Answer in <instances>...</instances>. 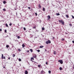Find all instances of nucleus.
Wrapping results in <instances>:
<instances>
[{"mask_svg":"<svg viewBox=\"0 0 74 74\" xmlns=\"http://www.w3.org/2000/svg\"><path fill=\"white\" fill-rule=\"evenodd\" d=\"M3 4H5V3H6V1H4L3 2Z\"/></svg>","mask_w":74,"mask_h":74,"instance_id":"nucleus-16","label":"nucleus"},{"mask_svg":"<svg viewBox=\"0 0 74 74\" xmlns=\"http://www.w3.org/2000/svg\"><path fill=\"white\" fill-rule=\"evenodd\" d=\"M38 7L39 8H41V5H40V4H39Z\"/></svg>","mask_w":74,"mask_h":74,"instance_id":"nucleus-7","label":"nucleus"},{"mask_svg":"<svg viewBox=\"0 0 74 74\" xmlns=\"http://www.w3.org/2000/svg\"><path fill=\"white\" fill-rule=\"evenodd\" d=\"M46 64H47V65H48V62H46Z\"/></svg>","mask_w":74,"mask_h":74,"instance_id":"nucleus-36","label":"nucleus"},{"mask_svg":"<svg viewBox=\"0 0 74 74\" xmlns=\"http://www.w3.org/2000/svg\"><path fill=\"white\" fill-rule=\"evenodd\" d=\"M22 47L23 48H24V47H25V45H24V44H23Z\"/></svg>","mask_w":74,"mask_h":74,"instance_id":"nucleus-21","label":"nucleus"},{"mask_svg":"<svg viewBox=\"0 0 74 74\" xmlns=\"http://www.w3.org/2000/svg\"><path fill=\"white\" fill-rule=\"evenodd\" d=\"M18 60L19 62H21V59L20 58Z\"/></svg>","mask_w":74,"mask_h":74,"instance_id":"nucleus-23","label":"nucleus"},{"mask_svg":"<svg viewBox=\"0 0 74 74\" xmlns=\"http://www.w3.org/2000/svg\"><path fill=\"white\" fill-rule=\"evenodd\" d=\"M31 59H32V60H34V58H33V57L31 58Z\"/></svg>","mask_w":74,"mask_h":74,"instance_id":"nucleus-31","label":"nucleus"},{"mask_svg":"<svg viewBox=\"0 0 74 74\" xmlns=\"http://www.w3.org/2000/svg\"><path fill=\"white\" fill-rule=\"evenodd\" d=\"M56 15L58 16V15H60V14L59 13H56Z\"/></svg>","mask_w":74,"mask_h":74,"instance_id":"nucleus-15","label":"nucleus"},{"mask_svg":"<svg viewBox=\"0 0 74 74\" xmlns=\"http://www.w3.org/2000/svg\"><path fill=\"white\" fill-rule=\"evenodd\" d=\"M58 21L59 22H60V23H61L62 25H64V21L62 20H58Z\"/></svg>","mask_w":74,"mask_h":74,"instance_id":"nucleus-1","label":"nucleus"},{"mask_svg":"<svg viewBox=\"0 0 74 74\" xmlns=\"http://www.w3.org/2000/svg\"><path fill=\"white\" fill-rule=\"evenodd\" d=\"M5 33H7V30H6V29L5 30Z\"/></svg>","mask_w":74,"mask_h":74,"instance_id":"nucleus-34","label":"nucleus"},{"mask_svg":"<svg viewBox=\"0 0 74 74\" xmlns=\"http://www.w3.org/2000/svg\"><path fill=\"white\" fill-rule=\"evenodd\" d=\"M45 30V28H44V27H42V30Z\"/></svg>","mask_w":74,"mask_h":74,"instance_id":"nucleus-20","label":"nucleus"},{"mask_svg":"<svg viewBox=\"0 0 74 74\" xmlns=\"http://www.w3.org/2000/svg\"><path fill=\"white\" fill-rule=\"evenodd\" d=\"M1 58L2 59H5V56L4 57L3 54H2Z\"/></svg>","mask_w":74,"mask_h":74,"instance_id":"nucleus-4","label":"nucleus"},{"mask_svg":"<svg viewBox=\"0 0 74 74\" xmlns=\"http://www.w3.org/2000/svg\"><path fill=\"white\" fill-rule=\"evenodd\" d=\"M27 52H29V50H27Z\"/></svg>","mask_w":74,"mask_h":74,"instance_id":"nucleus-43","label":"nucleus"},{"mask_svg":"<svg viewBox=\"0 0 74 74\" xmlns=\"http://www.w3.org/2000/svg\"><path fill=\"white\" fill-rule=\"evenodd\" d=\"M30 30H31V29H30Z\"/></svg>","mask_w":74,"mask_h":74,"instance_id":"nucleus-52","label":"nucleus"},{"mask_svg":"<svg viewBox=\"0 0 74 74\" xmlns=\"http://www.w3.org/2000/svg\"><path fill=\"white\" fill-rule=\"evenodd\" d=\"M13 57L14 58L15 56V55L14 54H13L12 55Z\"/></svg>","mask_w":74,"mask_h":74,"instance_id":"nucleus-14","label":"nucleus"},{"mask_svg":"<svg viewBox=\"0 0 74 74\" xmlns=\"http://www.w3.org/2000/svg\"><path fill=\"white\" fill-rule=\"evenodd\" d=\"M66 16L67 18H69V15L66 14Z\"/></svg>","mask_w":74,"mask_h":74,"instance_id":"nucleus-9","label":"nucleus"},{"mask_svg":"<svg viewBox=\"0 0 74 74\" xmlns=\"http://www.w3.org/2000/svg\"><path fill=\"white\" fill-rule=\"evenodd\" d=\"M20 38V36H18V37H17V38H18V39H19Z\"/></svg>","mask_w":74,"mask_h":74,"instance_id":"nucleus-26","label":"nucleus"},{"mask_svg":"<svg viewBox=\"0 0 74 74\" xmlns=\"http://www.w3.org/2000/svg\"><path fill=\"white\" fill-rule=\"evenodd\" d=\"M54 38H54V37H53V39H54Z\"/></svg>","mask_w":74,"mask_h":74,"instance_id":"nucleus-46","label":"nucleus"},{"mask_svg":"<svg viewBox=\"0 0 74 74\" xmlns=\"http://www.w3.org/2000/svg\"><path fill=\"white\" fill-rule=\"evenodd\" d=\"M23 29H24V30H26V28H25V27H24Z\"/></svg>","mask_w":74,"mask_h":74,"instance_id":"nucleus-30","label":"nucleus"},{"mask_svg":"<svg viewBox=\"0 0 74 74\" xmlns=\"http://www.w3.org/2000/svg\"><path fill=\"white\" fill-rule=\"evenodd\" d=\"M72 42H73V44H74V40H73V41H72Z\"/></svg>","mask_w":74,"mask_h":74,"instance_id":"nucleus-41","label":"nucleus"},{"mask_svg":"<svg viewBox=\"0 0 74 74\" xmlns=\"http://www.w3.org/2000/svg\"><path fill=\"white\" fill-rule=\"evenodd\" d=\"M10 26H11L12 25V23H10L9 24Z\"/></svg>","mask_w":74,"mask_h":74,"instance_id":"nucleus-24","label":"nucleus"},{"mask_svg":"<svg viewBox=\"0 0 74 74\" xmlns=\"http://www.w3.org/2000/svg\"><path fill=\"white\" fill-rule=\"evenodd\" d=\"M72 16V18H73V19H74V16L73 15Z\"/></svg>","mask_w":74,"mask_h":74,"instance_id":"nucleus-35","label":"nucleus"},{"mask_svg":"<svg viewBox=\"0 0 74 74\" xmlns=\"http://www.w3.org/2000/svg\"><path fill=\"white\" fill-rule=\"evenodd\" d=\"M25 74H28V72H27V71H25Z\"/></svg>","mask_w":74,"mask_h":74,"instance_id":"nucleus-8","label":"nucleus"},{"mask_svg":"<svg viewBox=\"0 0 74 74\" xmlns=\"http://www.w3.org/2000/svg\"><path fill=\"white\" fill-rule=\"evenodd\" d=\"M43 47H44V46H40V48H43Z\"/></svg>","mask_w":74,"mask_h":74,"instance_id":"nucleus-17","label":"nucleus"},{"mask_svg":"<svg viewBox=\"0 0 74 74\" xmlns=\"http://www.w3.org/2000/svg\"><path fill=\"white\" fill-rule=\"evenodd\" d=\"M62 67H60L59 68L60 70H62Z\"/></svg>","mask_w":74,"mask_h":74,"instance_id":"nucleus-18","label":"nucleus"},{"mask_svg":"<svg viewBox=\"0 0 74 74\" xmlns=\"http://www.w3.org/2000/svg\"><path fill=\"white\" fill-rule=\"evenodd\" d=\"M51 41L49 40L48 41H47L46 42V43L47 44H49L51 43Z\"/></svg>","mask_w":74,"mask_h":74,"instance_id":"nucleus-2","label":"nucleus"},{"mask_svg":"<svg viewBox=\"0 0 74 74\" xmlns=\"http://www.w3.org/2000/svg\"><path fill=\"white\" fill-rule=\"evenodd\" d=\"M43 71H41V73H42L43 72Z\"/></svg>","mask_w":74,"mask_h":74,"instance_id":"nucleus-42","label":"nucleus"},{"mask_svg":"<svg viewBox=\"0 0 74 74\" xmlns=\"http://www.w3.org/2000/svg\"><path fill=\"white\" fill-rule=\"evenodd\" d=\"M29 50L31 51V52H33V51L32 49H30Z\"/></svg>","mask_w":74,"mask_h":74,"instance_id":"nucleus-11","label":"nucleus"},{"mask_svg":"<svg viewBox=\"0 0 74 74\" xmlns=\"http://www.w3.org/2000/svg\"><path fill=\"white\" fill-rule=\"evenodd\" d=\"M33 58H36V57H37V56H36V54H34V55L33 56Z\"/></svg>","mask_w":74,"mask_h":74,"instance_id":"nucleus-5","label":"nucleus"},{"mask_svg":"<svg viewBox=\"0 0 74 74\" xmlns=\"http://www.w3.org/2000/svg\"><path fill=\"white\" fill-rule=\"evenodd\" d=\"M28 9H30V7H28Z\"/></svg>","mask_w":74,"mask_h":74,"instance_id":"nucleus-40","label":"nucleus"},{"mask_svg":"<svg viewBox=\"0 0 74 74\" xmlns=\"http://www.w3.org/2000/svg\"><path fill=\"white\" fill-rule=\"evenodd\" d=\"M54 54H55V55L56 54V51H54Z\"/></svg>","mask_w":74,"mask_h":74,"instance_id":"nucleus-25","label":"nucleus"},{"mask_svg":"<svg viewBox=\"0 0 74 74\" xmlns=\"http://www.w3.org/2000/svg\"><path fill=\"white\" fill-rule=\"evenodd\" d=\"M2 31V29H0V32H1Z\"/></svg>","mask_w":74,"mask_h":74,"instance_id":"nucleus-39","label":"nucleus"},{"mask_svg":"<svg viewBox=\"0 0 74 74\" xmlns=\"http://www.w3.org/2000/svg\"><path fill=\"white\" fill-rule=\"evenodd\" d=\"M36 26H34V27H33V29H36Z\"/></svg>","mask_w":74,"mask_h":74,"instance_id":"nucleus-29","label":"nucleus"},{"mask_svg":"<svg viewBox=\"0 0 74 74\" xmlns=\"http://www.w3.org/2000/svg\"><path fill=\"white\" fill-rule=\"evenodd\" d=\"M58 62H60V64H62L63 62V60H59L58 61Z\"/></svg>","mask_w":74,"mask_h":74,"instance_id":"nucleus-3","label":"nucleus"},{"mask_svg":"<svg viewBox=\"0 0 74 74\" xmlns=\"http://www.w3.org/2000/svg\"><path fill=\"white\" fill-rule=\"evenodd\" d=\"M73 2H74V1H73Z\"/></svg>","mask_w":74,"mask_h":74,"instance_id":"nucleus-51","label":"nucleus"},{"mask_svg":"<svg viewBox=\"0 0 74 74\" xmlns=\"http://www.w3.org/2000/svg\"><path fill=\"white\" fill-rule=\"evenodd\" d=\"M45 51L46 52V51H47V49H45Z\"/></svg>","mask_w":74,"mask_h":74,"instance_id":"nucleus-45","label":"nucleus"},{"mask_svg":"<svg viewBox=\"0 0 74 74\" xmlns=\"http://www.w3.org/2000/svg\"><path fill=\"white\" fill-rule=\"evenodd\" d=\"M5 8H4L3 9V10L4 11H5Z\"/></svg>","mask_w":74,"mask_h":74,"instance_id":"nucleus-27","label":"nucleus"},{"mask_svg":"<svg viewBox=\"0 0 74 74\" xmlns=\"http://www.w3.org/2000/svg\"><path fill=\"white\" fill-rule=\"evenodd\" d=\"M73 69H74V66L73 67Z\"/></svg>","mask_w":74,"mask_h":74,"instance_id":"nucleus-50","label":"nucleus"},{"mask_svg":"<svg viewBox=\"0 0 74 74\" xmlns=\"http://www.w3.org/2000/svg\"><path fill=\"white\" fill-rule=\"evenodd\" d=\"M31 61H32V59H31Z\"/></svg>","mask_w":74,"mask_h":74,"instance_id":"nucleus-47","label":"nucleus"},{"mask_svg":"<svg viewBox=\"0 0 74 74\" xmlns=\"http://www.w3.org/2000/svg\"><path fill=\"white\" fill-rule=\"evenodd\" d=\"M37 51L38 52H40V50H37Z\"/></svg>","mask_w":74,"mask_h":74,"instance_id":"nucleus-22","label":"nucleus"},{"mask_svg":"<svg viewBox=\"0 0 74 74\" xmlns=\"http://www.w3.org/2000/svg\"><path fill=\"white\" fill-rule=\"evenodd\" d=\"M3 68H5V66H4V67H3Z\"/></svg>","mask_w":74,"mask_h":74,"instance_id":"nucleus-48","label":"nucleus"},{"mask_svg":"<svg viewBox=\"0 0 74 74\" xmlns=\"http://www.w3.org/2000/svg\"><path fill=\"white\" fill-rule=\"evenodd\" d=\"M8 59H9V60H10V57H9V58H8Z\"/></svg>","mask_w":74,"mask_h":74,"instance_id":"nucleus-44","label":"nucleus"},{"mask_svg":"<svg viewBox=\"0 0 74 74\" xmlns=\"http://www.w3.org/2000/svg\"><path fill=\"white\" fill-rule=\"evenodd\" d=\"M48 72L49 74H51V71H49Z\"/></svg>","mask_w":74,"mask_h":74,"instance_id":"nucleus-19","label":"nucleus"},{"mask_svg":"<svg viewBox=\"0 0 74 74\" xmlns=\"http://www.w3.org/2000/svg\"><path fill=\"white\" fill-rule=\"evenodd\" d=\"M9 47H10V46H9V45H7L6 46V47L7 48H9Z\"/></svg>","mask_w":74,"mask_h":74,"instance_id":"nucleus-12","label":"nucleus"},{"mask_svg":"<svg viewBox=\"0 0 74 74\" xmlns=\"http://www.w3.org/2000/svg\"><path fill=\"white\" fill-rule=\"evenodd\" d=\"M5 26L6 27H8V24H7V23L5 24Z\"/></svg>","mask_w":74,"mask_h":74,"instance_id":"nucleus-10","label":"nucleus"},{"mask_svg":"<svg viewBox=\"0 0 74 74\" xmlns=\"http://www.w3.org/2000/svg\"><path fill=\"white\" fill-rule=\"evenodd\" d=\"M38 67H41V65H38Z\"/></svg>","mask_w":74,"mask_h":74,"instance_id":"nucleus-33","label":"nucleus"},{"mask_svg":"<svg viewBox=\"0 0 74 74\" xmlns=\"http://www.w3.org/2000/svg\"><path fill=\"white\" fill-rule=\"evenodd\" d=\"M62 41H64V39L63 38V39H62Z\"/></svg>","mask_w":74,"mask_h":74,"instance_id":"nucleus-37","label":"nucleus"},{"mask_svg":"<svg viewBox=\"0 0 74 74\" xmlns=\"http://www.w3.org/2000/svg\"><path fill=\"white\" fill-rule=\"evenodd\" d=\"M16 37H18V35H16Z\"/></svg>","mask_w":74,"mask_h":74,"instance_id":"nucleus-49","label":"nucleus"},{"mask_svg":"<svg viewBox=\"0 0 74 74\" xmlns=\"http://www.w3.org/2000/svg\"><path fill=\"white\" fill-rule=\"evenodd\" d=\"M69 25L70 26H72V24L71 23H70V24H69Z\"/></svg>","mask_w":74,"mask_h":74,"instance_id":"nucleus-38","label":"nucleus"},{"mask_svg":"<svg viewBox=\"0 0 74 74\" xmlns=\"http://www.w3.org/2000/svg\"><path fill=\"white\" fill-rule=\"evenodd\" d=\"M43 11H45V8H43Z\"/></svg>","mask_w":74,"mask_h":74,"instance_id":"nucleus-13","label":"nucleus"},{"mask_svg":"<svg viewBox=\"0 0 74 74\" xmlns=\"http://www.w3.org/2000/svg\"><path fill=\"white\" fill-rule=\"evenodd\" d=\"M35 14L36 16H37V13H36V12L35 13Z\"/></svg>","mask_w":74,"mask_h":74,"instance_id":"nucleus-28","label":"nucleus"},{"mask_svg":"<svg viewBox=\"0 0 74 74\" xmlns=\"http://www.w3.org/2000/svg\"><path fill=\"white\" fill-rule=\"evenodd\" d=\"M47 18H48V19L49 20V19H50V18H51V16H50L49 15H48V16H47Z\"/></svg>","mask_w":74,"mask_h":74,"instance_id":"nucleus-6","label":"nucleus"},{"mask_svg":"<svg viewBox=\"0 0 74 74\" xmlns=\"http://www.w3.org/2000/svg\"><path fill=\"white\" fill-rule=\"evenodd\" d=\"M18 51H21V49H18Z\"/></svg>","mask_w":74,"mask_h":74,"instance_id":"nucleus-32","label":"nucleus"}]
</instances>
